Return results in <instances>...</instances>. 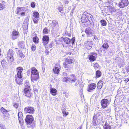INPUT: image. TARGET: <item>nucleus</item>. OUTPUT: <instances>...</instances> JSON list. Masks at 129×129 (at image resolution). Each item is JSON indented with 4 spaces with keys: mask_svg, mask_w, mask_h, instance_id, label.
<instances>
[{
    "mask_svg": "<svg viewBox=\"0 0 129 129\" xmlns=\"http://www.w3.org/2000/svg\"><path fill=\"white\" fill-rule=\"evenodd\" d=\"M25 87L24 89V95L27 97H30L29 95V88H30L28 81H26L24 85Z\"/></svg>",
    "mask_w": 129,
    "mask_h": 129,
    "instance_id": "0eeeda50",
    "label": "nucleus"
},
{
    "mask_svg": "<svg viewBox=\"0 0 129 129\" xmlns=\"http://www.w3.org/2000/svg\"><path fill=\"white\" fill-rule=\"evenodd\" d=\"M62 112L63 114V116H66L69 114L68 112H66L65 111H63Z\"/></svg>",
    "mask_w": 129,
    "mask_h": 129,
    "instance_id": "de8ad7c7",
    "label": "nucleus"
},
{
    "mask_svg": "<svg viewBox=\"0 0 129 129\" xmlns=\"http://www.w3.org/2000/svg\"><path fill=\"white\" fill-rule=\"evenodd\" d=\"M100 22L101 23L102 26H105L107 25V23L106 22L104 19H102L100 20Z\"/></svg>",
    "mask_w": 129,
    "mask_h": 129,
    "instance_id": "c85d7f7f",
    "label": "nucleus"
},
{
    "mask_svg": "<svg viewBox=\"0 0 129 129\" xmlns=\"http://www.w3.org/2000/svg\"><path fill=\"white\" fill-rule=\"evenodd\" d=\"M88 13L86 12H85L83 13V14L82 15H83V17L85 16H88Z\"/></svg>",
    "mask_w": 129,
    "mask_h": 129,
    "instance_id": "5fc2aeb1",
    "label": "nucleus"
},
{
    "mask_svg": "<svg viewBox=\"0 0 129 129\" xmlns=\"http://www.w3.org/2000/svg\"><path fill=\"white\" fill-rule=\"evenodd\" d=\"M101 117V114L99 113H97L94 115L92 121L93 126H95L99 124L100 122Z\"/></svg>",
    "mask_w": 129,
    "mask_h": 129,
    "instance_id": "7ed1b4c3",
    "label": "nucleus"
},
{
    "mask_svg": "<svg viewBox=\"0 0 129 129\" xmlns=\"http://www.w3.org/2000/svg\"><path fill=\"white\" fill-rule=\"evenodd\" d=\"M43 32L44 34H46L48 33L49 30L47 27H45L43 30Z\"/></svg>",
    "mask_w": 129,
    "mask_h": 129,
    "instance_id": "ea45409f",
    "label": "nucleus"
},
{
    "mask_svg": "<svg viewBox=\"0 0 129 129\" xmlns=\"http://www.w3.org/2000/svg\"><path fill=\"white\" fill-rule=\"evenodd\" d=\"M65 62H67L68 63H71L73 62V60L72 59L70 58V57H68L67 59V60Z\"/></svg>",
    "mask_w": 129,
    "mask_h": 129,
    "instance_id": "58836bf2",
    "label": "nucleus"
},
{
    "mask_svg": "<svg viewBox=\"0 0 129 129\" xmlns=\"http://www.w3.org/2000/svg\"><path fill=\"white\" fill-rule=\"evenodd\" d=\"M82 127L81 126H80L77 129H82Z\"/></svg>",
    "mask_w": 129,
    "mask_h": 129,
    "instance_id": "69168bd1",
    "label": "nucleus"
},
{
    "mask_svg": "<svg viewBox=\"0 0 129 129\" xmlns=\"http://www.w3.org/2000/svg\"><path fill=\"white\" fill-rule=\"evenodd\" d=\"M104 129H111V126L107 123H106L103 126Z\"/></svg>",
    "mask_w": 129,
    "mask_h": 129,
    "instance_id": "7c9ffc66",
    "label": "nucleus"
},
{
    "mask_svg": "<svg viewBox=\"0 0 129 129\" xmlns=\"http://www.w3.org/2000/svg\"><path fill=\"white\" fill-rule=\"evenodd\" d=\"M24 110L26 113L33 114L34 112V109L33 107L27 106L24 108Z\"/></svg>",
    "mask_w": 129,
    "mask_h": 129,
    "instance_id": "9d476101",
    "label": "nucleus"
},
{
    "mask_svg": "<svg viewBox=\"0 0 129 129\" xmlns=\"http://www.w3.org/2000/svg\"><path fill=\"white\" fill-rule=\"evenodd\" d=\"M1 112L3 115L4 118H6L9 116V114L8 113V111L5 109L4 108L2 107L1 108Z\"/></svg>",
    "mask_w": 129,
    "mask_h": 129,
    "instance_id": "9b49d317",
    "label": "nucleus"
},
{
    "mask_svg": "<svg viewBox=\"0 0 129 129\" xmlns=\"http://www.w3.org/2000/svg\"><path fill=\"white\" fill-rule=\"evenodd\" d=\"M18 54L21 57H23L24 56V55L23 54V53L22 52V51H21L19 52Z\"/></svg>",
    "mask_w": 129,
    "mask_h": 129,
    "instance_id": "49530a36",
    "label": "nucleus"
},
{
    "mask_svg": "<svg viewBox=\"0 0 129 129\" xmlns=\"http://www.w3.org/2000/svg\"><path fill=\"white\" fill-rule=\"evenodd\" d=\"M88 18V20H89H89V19H90L92 21V22H93V20H94V19L93 18V16L89 14L87 17Z\"/></svg>",
    "mask_w": 129,
    "mask_h": 129,
    "instance_id": "c03bdc74",
    "label": "nucleus"
},
{
    "mask_svg": "<svg viewBox=\"0 0 129 129\" xmlns=\"http://www.w3.org/2000/svg\"><path fill=\"white\" fill-rule=\"evenodd\" d=\"M129 4L128 0H121L118 6L121 8H123L127 6Z\"/></svg>",
    "mask_w": 129,
    "mask_h": 129,
    "instance_id": "1a4fd4ad",
    "label": "nucleus"
},
{
    "mask_svg": "<svg viewBox=\"0 0 129 129\" xmlns=\"http://www.w3.org/2000/svg\"><path fill=\"white\" fill-rule=\"evenodd\" d=\"M85 32L87 35V37H90L92 36V30L90 28H87L85 30Z\"/></svg>",
    "mask_w": 129,
    "mask_h": 129,
    "instance_id": "dca6fc26",
    "label": "nucleus"
},
{
    "mask_svg": "<svg viewBox=\"0 0 129 129\" xmlns=\"http://www.w3.org/2000/svg\"><path fill=\"white\" fill-rule=\"evenodd\" d=\"M49 38L48 36H44L42 38L43 43L45 45H46L49 42Z\"/></svg>",
    "mask_w": 129,
    "mask_h": 129,
    "instance_id": "a211bd4d",
    "label": "nucleus"
},
{
    "mask_svg": "<svg viewBox=\"0 0 129 129\" xmlns=\"http://www.w3.org/2000/svg\"><path fill=\"white\" fill-rule=\"evenodd\" d=\"M1 64L3 67H5L6 66L7 63L6 61L4 60H3L1 62Z\"/></svg>",
    "mask_w": 129,
    "mask_h": 129,
    "instance_id": "e433bc0d",
    "label": "nucleus"
},
{
    "mask_svg": "<svg viewBox=\"0 0 129 129\" xmlns=\"http://www.w3.org/2000/svg\"><path fill=\"white\" fill-rule=\"evenodd\" d=\"M64 67L65 68H69L70 67H71L72 66L69 63H68L67 62H64L63 63Z\"/></svg>",
    "mask_w": 129,
    "mask_h": 129,
    "instance_id": "b1692460",
    "label": "nucleus"
},
{
    "mask_svg": "<svg viewBox=\"0 0 129 129\" xmlns=\"http://www.w3.org/2000/svg\"><path fill=\"white\" fill-rule=\"evenodd\" d=\"M25 10V8L23 7H18L16 9V13L18 14L21 13Z\"/></svg>",
    "mask_w": 129,
    "mask_h": 129,
    "instance_id": "412c9836",
    "label": "nucleus"
},
{
    "mask_svg": "<svg viewBox=\"0 0 129 129\" xmlns=\"http://www.w3.org/2000/svg\"><path fill=\"white\" fill-rule=\"evenodd\" d=\"M31 6L32 8H34L35 7V3L34 2H32L31 4Z\"/></svg>",
    "mask_w": 129,
    "mask_h": 129,
    "instance_id": "8fccbe9b",
    "label": "nucleus"
},
{
    "mask_svg": "<svg viewBox=\"0 0 129 129\" xmlns=\"http://www.w3.org/2000/svg\"><path fill=\"white\" fill-rule=\"evenodd\" d=\"M18 116L19 122L21 124H22L23 123V116L22 112H19L18 113Z\"/></svg>",
    "mask_w": 129,
    "mask_h": 129,
    "instance_id": "2eb2a0df",
    "label": "nucleus"
},
{
    "mask_svg": "<svg viewBox=\"0 0 129 129\" xmlns=\"http://www.w3.org/2000/svg\"><path fill=\"white\" fill-rule=\"evenodd\" d=\"M96 86V85L95 84L91 83L88 85L87 91L89 92H91V90L95 89Z\"/></svg>",
    "mask_w": 129,
    "mask_h": 129,
    "instance_id": "6ab92c4d",
    "label": "nucleus"
},
{
    "mask_svg": "<svg viewBox=\"0 0 129 129\" xmlns=\"http://www.w3.org/2000/svg\"><path fill=\"white\" fill-rule=\"evenodd\" d=\"M18 44L19 47L22 48H25V42H24L23 41H20L19 42Z\"/></svg>",
    "mask_w": 129,
    "mask_h": 129,
    "instance_id": "5701e85b",
    "label": "nucleus"
},
{
    "mask_svg": "<svg viewBox=\"0 0 129 129\" xmlns=\"http://www.w3.org/2000/svg\"><path fill=\"white\" fill-rule=\"evenodd\" d=\"M94 39L96 40H99V39H98V37L95 35H94Z\"/></svg>",
    "mask_w": 129,
    "mask_h": 129,
    "instance_id": "6e6d98bb",
    "label": "nucleus"
},
{
    "mask_svg": "<svg viewBox=\"0 0 129 129\" xmlns=\"http://www.w3.org/2000/svg\"><path fill=\"white\" fill-rule=\"evenodd\" d=\"M103 82L101 80L98 83L97 88L99 89H100L102 88Z\"/></svg>",
    "mask_w": 129,
    "mask_h": 129,
    "instance_id": "393cba45",
    "label": "nucleus"
},
{
    "mask_svg": "<svg viewBox=\"0 0 129 129\" xmlns=\"http://www.w3.org/2000/svg\"><path fill=\"white\" fill-rule=\"evenodd\" d=\"M33 17L34 18H39V14L37 12H35L33 13Z\"/></svg>",
    "mask_w": 129,
    "mask_h": 129,
    "instance_id": "72a5a7b5",
    "label": "nucleus"
},
{
    "mask_svg": "<svg viewBox=\"0 0 129 129\" xmlns=\"http://www.w3.org/2000/svg\"><path fill=\"white\" fill-rule=\"evenodd\" d=\"M14 53L12 49H10L8 52L7 58L8 63L11 64L13 62L14 58L13 57Z\"/></svg>",
    "mask_w": 129,
    "mask_h": 129,
    "instance_id": "20e7f679",
    "label": "nucleus"
},
{
    "mask_svg": "<svg viewBox=\"0 0 129 129\" xmlns=\"http://www.w3.org/2000/svg\"><path fill=\"white\" fill-rule=\"evenodd\" d=\"M83 15H82L81 19L82 20H84L85 21H87V20L88 19L87 17L88 16H85L83 17Z\"/></svg>",
    "mask_w": 129,
    "mask_h": 129,
    "instance_id": "79ce46f5",
    "label": "nucleus"
},
{
    "mask_svg": "<svg viewBox=\"0 0 129 129\" xmlns=\"http://www.w3.org/2000/svg\"><path fill=\"white\" fill-rule=\"evenodd\" d=\"M25 10H24V11H23L22 12L20 13V14L21 15V16H24L25 14Z\"/></svg>",
    "mask_w": 129,
    "mask_h": 129,
    "instance_id": "864d4df0",
    "label": "nucleus"
},
{
    "mask_svg": "<svg viewBox=\"0 0 129 129\" xmlns=\"http://www.w3.org/2000/svg\"><path fill=\"white\" fill-rule=\"evenodd\" d=\"M92 54L89 55H88L89 60L91 61H93L96 59V56H97V54L93 52Z\"/></svg>",
    "mask_w": 129,
    "mask_h": 129,
    "instance_id": "4468645a",
    "label": "nucleus"
},
{
    "mask_svg": "<svg viewBox=\"0 0 129 129\" xmlns=\"http://www.w3.org/2000/svg\"><path fill=\"white\" fill-rule=\"evenodd\" d=\"M113 52L112 51H110L109 52L108 55L109 56H112L113 55Z\"/></svg>",
    "mask_w": 129,
    "mask_h": 129,
    "instance_id": "3c124183",
    "label": "nucleus"
},
{
    "mask_svg": "<svg viewBox=\"0 0 129 129\" xmlns=\"http://www.w3.org/2000/svg\"><path fill=\"white\" fill-rule=\"evenodd\" d=\"M63 34V35L68 36H69L70 37L71 35L69 31H67V30H65L64 31Z\"/></svg>",
    "mask_w": 129,
    "mask_h": 129,
    "instance_id": "2f4dec72",
    "label": "nucleus"
},
{
    "mask_svg": "<svg viewBox=\"0 0 129 129\" xmlns=\"http://www.w3.org/2000/svg\"><path fill=\"white\" fill-rule=\"evenodd\" d=\"M0 127L1 128V129H7L4 125H3L2 124H0Z\"/></svg>",
    "mask_w": 129,
    "mask_h": 129,
    "instance_id": "09e8293b",
    "label": "nucleus"
},
{
    "mask_svg": "<svg viewBox=\"0 0 129 129\" xmlns=\"http://www.w3.org/2000/svg\"><path fill=\"white\" fill-rule=\"evenodd\" d=\"M75 37H73V38L71 39V42L72 43V44L74 43L75 41Z\"/></svg>",
    "mask_w": 129,
    "mask_h": 129,
    "instance_id": "603ef678",
    "label": "nucleus"
},
{
    "mask_svg": "<svg viewBox=\"0 0 129 129\" xmlns=\"http://www.w3.org/2000/svg\"><path fill=\"white\" fill-rule=\"evenodd\" d=\"M118 64H122L123 63V61L122 59L119 58H118Z\"/></svg>",
    "mask_w": 129,
    "mask_h": 129,
    "instance_id": "a19ab883",
    "label": "nucleus"
},
{
    "mask_svg": "<svg viewBox=\"0 0 129 129\" xmlns=\"http://www.w3.org/2000/svg\"><path fill=\"white\" fill-rule=\"evenodd\" d=\"M5 2L4 1H3L2 2V4H3L4 5H5Z\"/></svg>",
    "mask_w": 129,
    "mask_h": 129,
    "instance_id": "774afa93",
    "label": "nucleus"
},
{
    "mask_svg": "<svg viewBox=\"0 0 129 129\" xmlns=\"http://www.w3.org/2000/svg\"><path fill=\"white\" fill-rule=\"evenodd\" d=\"M81 86L80 87V88L81 90L79 92V95L80 97H84V95L83 94V90L82 89L83 86V85L81 84V85H80Z\"/></svg>",
    "mask_w": 129,
    "mask_h": 129,
    "instance_id": "cd10ccee",
    "label": "nucleus"
},
{
    "mask_svg": "<svg viewBox=\"0 0 129 129\" xmlns=\"http://www.w3.org/2000/svg\"><path fill=\"white\" fill-rule=\"evenodd\" d=\"M34 120V118L31 115H27L25 118V121L26 124H31Z\"/></svg>",
    "mask_w": 129,
    "mask_h": 129,
    "instance_id": "6e6552de",
    "label": "nucleus"
},
{
    "mask_svg": "<svg viewBox=\"0 0 129 129\" xmlns=\"http://www.w3.org/2000/svg\"><path fill=\"white\" fill-rule=\"evenodd\" d=\"M34 92L35 93H37V92H38V90L37 89H36V88H34Z\"/></svg>",
    "mask_w": 129,
    "mask_h": 129,
    "instance_id": "bf43d9fd",
    "label": "nucleus"
},
{
    "mask_svg": "<svg viewBox=\"0 0 129 129\" xmlns=\"http://www.w3.org/2000/svg\"><path fill=\"white\" fill-rule=\"evenodd\" d=\"M60 67L59 64H56L55 67L53 69V70L54 73L58 74L60 71Z\"/></svg>",
    "mask_w": 129,
    "mask_h": 129,
    "instance_id": "aec40b11",
    "label": "nucleus"
},
{
    "mask_svg": "<svg viewBox=\"0 0 129 129\" xmlns=\"http://www.w3.org/2000/svg\"><path fill=\"white\" fill-rule=\"evenodd\" d=\"M91 65L92 66L93 65V66L95 69L98 68L99 67V65L98 63H91Z\"/></svg>",
    "mask_w": 129,
    "mask_h": 129,
    "instance_id": "c9c22d12",
    "label": "nucleus"
},
{
    "mask_svg": "<svg viewBox=\"0 0 129 129\" xmlns=\"http://www.w3.org/2000/svg\"><path fill=\"white\" fill-rule=\"evenodd\" d=\"M36 46L35 45L33 44L31 47V49L32 51H35V50H36Z\"/></svg>",
    "mask_w": 129,
    "mask_h": 129,
    "instance_id": "a18cd8bd",
    "label": "nucleus"
},
{
    "mask_svg": "<svg viewBox=\"0 0 129 129\" xmlns=\"http://www.w3.org/2000/svg\"><path fill=\"white\" fill-rule=\"evenodd\" d=\"M63 38V41L66 44H70L71 42V39L67 37Z\"/></svg>",
    "mask_w": 129,
    "mask_h": 129,
    "instance_id": "4be33fe9",
    "label": "nucleus"
},
{
    "mask_svg": "<svg viewBox=\"0 0 129 129\" xmlns=\"http://www.w3.org/2000/svg\"><path fill=\"white\" fill-rule=\"evenodd\" d=\"M45 52L47 54H48L49 51L48 50H45Z\"/></svg>",
    "mask_w": 129,
    "mask_h": 129,
    "instance_id": "0e129e2a",
    "label": "nucleus"
},
{
    "mask_svg": "<svg viewBox=\"0 0 129 129\" xmlns=\"http://www.w3.org/2000/svg\"><path fill=\"white\" fill-rule=\"evenodd\" d=\"M102 47L104 49H107L109 47V46L107 42H105L102 46Z\"/></svg>",
    "mask_w": 129,
    "mask_h": 129,
    "instance_id": "c756f323",
    "label": "nucleus"
},
{
    "mask_svg": "<svg viewBox=\"0 0 129 129\" xmlns=\"http://www.w3.org/2000/svg\"><path fill=\"white\" fill-rule=\"evenodd\" d=\"M57 9H58L59 11L63 15L64 14L63 12V8L62 7V6H61L60 7L58 6L57 8Z\"/></svg>",
    "mask_w": 129,
    "mask_h": 129,
    "instance_id": "a878e982",
    "label": "nucleus"
},
{
    "mask_svg": "<svg viewBox=\"0 0 129 129\" xmlns=\"http://www.w3.org/2000/svg\"><path fill=\"white\" fill-rule=\"evenodd\" d=\"M74 85L75 86H77L78 85L77 83V82H76V83H75Z\"/></svg>",
    "mask_w": 129,
    "mask_h": 129,
    "instance_id": "338daca9",
    "label": "nucleus"
},
{
    "mask_svg": "<svg viewBox=\"0 0 129 129\" xmlns=\"http://www.w3.org/2000/svg\"><path fill=\"white\" fill-rule=\"evenodd\" d=\"M23 70V68L20 67L17 68V73L15 75V79L16 83L19 85L21 84L23 81L22 74Z\"/></svg>",
    "mask_w": 129,
    "mask_h": 129,
    "instance_id": "f257e3e1",
    "label": "nucleus"
},
{
    "mask_svg": "<svg viewBox=\"0 0 129 129\" xmlns=\"http://www.w3.org/2000/svg\"><path fill=\"white\" fill-rule=\"evenodd\" d=\"M48 23L49 24L50 26L53 30H56L59 29V25L57 21L55 20L49 21Z\"/></svg>",
    "mask_w": 129,
    "mask_h": 129,
    "instance_id": "423d86ee",
    "label": "nucleus"
},
{
    "mask_svg": "<svg viewBox=\"0 0 129 129\" xmlns=\"http://www.w3.org/2000/svg\"><path fill=\"white\" fill-rule=\"evenodd\" d=\"M14 107H15L16 108H17L18 107L19 105L17 103H16L14 104Z\"/></svg>",
    "mask_w": 129,
    "mask_h": 129,
    "instance_id": "4d7b16f0",
    "label": "nucleus"
},
{
    "mask_svg": "<svg viewBox=\"0 0 129 129\" xmlns=\"http://www.w3.org/2000/svg\"><path fill=\"white\" fill-rule=\"evenodd\" d=\"M126 71L127 72H129V66H128L127 69Z\"/></svg>",
    "mask_w": 129,
    "mask_h": 129,
    "instance_id": "e2e57ef3",
    "label": "nucleus"
},
{
    "mask_svg": "<svg viewBox=\"0 0 129 129\" xmlns=\"http://www.w3.org/2000/svg\"><path fill=\"white\" fill-rule=\"evenodd\" d=\"M108 101V100L106 99H102L101 100V103L102 107L103 108H105L107 107Z\"/></svg>",
    "mask_w": 129,
    "mask_h": 129,
    "instance_id": "ddd939ff",
    "label": "nucleus"
},
{
    "mask_svg": "<svg viewBox=\"0 0 129 129\" xmlns=\"http://www.w3.org/2000/svg\"><path fill=\"white\" fill-rule=\"evenodd\" d=\"M5 5L0 3V10H2L5 7Z\"/></svg>",
    "mask_w": 129,
    "mask_h": 129,
    "instance_id": "37998d69",
    "label": "nucleus"
},
{
    "mask_svg": "<svg viewBox=\"0 0 129 129\" xmlns=\"http://www.w3.org/2000/svg\"><path fill=\"white\" fill-rule=\"evenodd\" d=\"M31 70V81H33L34 80L37 81L39 78V72L38 70L34 67L32 68Z\"/></svg>",
    "mask_w": 129,
    "mask_h": 129,
    "instance_id": "f03ea898",
    "label": "nucleus"
},
{
    "mask_svg": "<svg viewBox=\"0 0 129 129\" xmlns=\"http://www.w3.org/2000/svg\"><path fill=\"white\" fill-rule=\"evenodd\" d=\"M77 80V78L74 74L70 75V77H65L63 79V82H67V81L71 83L75 82Z\"/></svg>",
    "mask_w": 129,
    "mask_h": 129,
    "instance_id": "39448f33",
    "label": "nucleus"
},
{
    "mask_svg": "<svg viewBox=\"0 0 129 129\" xmlns=\"http://www.w3.org/2000/svg\"><path fill=\"white\" fill-rule=\"evenodd\" d=\"M53 44L52 43H51L49 45V47L50 48H51L53 46Z\"/></svg>",
    "mask_w": 129,
    "mask_h": 129,
    "instance_id": "052dcab7",
    "label": "nucleus"
},
{
    "mask_svg": "<svg viewBox=\"0 0 129 129\" xmlns=\"http://www.w3.org/2000/svg\"><path fill=\"white\" fill-rule=\"evenodd\" d=\"M19 33L18 31L15 30H13L12 32V38L13 39H15L19 36Z\"/></svg>",
    "mask_w": 129,
    "mask_h": 129,
    "instance_id": "f3484780",
    "label": "nucleus"
},
{
    "mask_svg": "<svg viewBox=\"0 0 129 129\" xmlns=\"http://www.w3.org/2000/svg\"><path fill=\"white\" fill-rule=\"evenodd\" d=\"M84 45L87 49L90 50L91 48L93 45L92 42L91 41H87L85 42Z\"/></svg>",
    "mask_w": 129,
    "mask_h": 129,
    "instance_id": "f8f14e48",
    "label": "nucleus"
},
{
    "mask_svg": "<svg viewBox=\"0 0 129 129\" xmlns=\"http://www.w3.org/2000/svg\"><path fill=\"white\" fill-rule=\"evenodd\" d=\"M33 41L36 43H38L39 42V39L38 37L37 36L34 37L33 38Z\"/></svg>",
    "mask_w": 129,
    "mask_h": 129,
    "instance_id": "473e14b6",
    "label": "nucleus"
},
{
    "mask_svg": "<svg viewBox=\"0 0 129 129\" xmlns=\"http://www.w3.org/2000/svg\"><path fill=\"white\" fill-rule=\"evenodd\" d=\"M32 18L34 23L37 24L38 23L39 20V18L33 17Z\"/></svg>",
    "mask_w": 129,
    "mask_h": 129,
    "instance_id": "4c0bfd02",
    "label": "nucleus"
},
{
    "mask_svg": "<svg viewBox=\"0 0 129 129\" xmlns=\"http://www.w3.org/2000/svg\"><path fill=\"white\" fill-rule=\"evenodd\" d=\"M50 92L53 95H56L57 92L56 90L54 88H52L50 89Z\"/></svg>",
    "mask_w": 129,
    "mask_h": 129,
    "instance_id": "bb28decb",
    "label": "nucleus"
},
{
    "mask_svg": "<svg viewBox=\"0 0 129 129\" xmlns=\"http://www.w3.org/2000/svg\"><path fill=\"white\" fill-rule=\"evenodd\" d=\"M129 81V78H126L124 80V81L125 82H128Z\"/></svg>",
    "mask_w": 129,
    "mask_h": 129,
    "instance_id": "680f3d73",
    "label": "nucleus"
},
{
    "mask_svg": "<svg viewBox=\"0 0 129 129\" xmlns=\"http://www.w3.org/2000/svg\"><path fill=\"white\" fill-rule=\"evenodd\" d=\"M96 76L98 78L100 77L101 75V73L99 70H97L96 72Z\"/></svg>",
    "mask_w": 129,
    "mask_h": 129,
    "instance_id": "f704fd0d",
    "label": "nucleus"
},
{
    "mask_svg": "<svg viewBox=\"0 0 129 129\" xmlns=\"http://www.w3.org/2000/svg\"><path fill=\"white\" fill-rule=\"evenodd\" d=\"M16 52L18 54L19 52H20L21 50H19L18 48H16L15 50Z\"/></svg>",
    "mask_w": 129,
    "mask_h": 129,
    "instance_id": "13d9d810",
    "label": "nucleus"
}]
</instances>
